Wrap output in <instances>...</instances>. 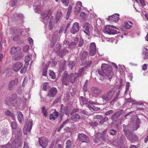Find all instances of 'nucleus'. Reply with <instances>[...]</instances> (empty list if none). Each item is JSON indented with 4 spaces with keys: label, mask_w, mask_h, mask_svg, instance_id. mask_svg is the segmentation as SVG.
<instances>
[{
    "label": "nucleus",
    "mask_w": 148,
    "mask_h": 148,
    "mask_svg": "<svg viewBox=\"0 0 148 148\" xmlns=\"http://www.w3.org/2000/svg\"><path fill=\"white\" fill-rule=\"evenodd\" d=\"M16 94H13L11 97H8L6 98L4 100V103L7 105H12L13 106H19L20 103H17V101L16 100Z\"/></svg>",
    "instance_id": "obj_1"
},
{
    "label": "nucleus",
    "mask_w": 148,
    "mask_h": 148,
    "mask_svg": "<svg viewBox=\"0 0 148 148\" xmlns=\"http://www.w3.org/2000/svg\"><path fill=\"white\" fill-rule=\"evenodd\" d=\"M114 92L115 91L113 89H112L103 95L101 96V98L104 102L109 101L112 98Z\"/></svg>",
    "instance_id": "obj_2"
},
{
    "label": "nucleus",
    "mask_w": 148,
    "mask_h": 148,
    "mask_svg": "<svg viewBox=\"0 0 148 148\" xmlns=\"http://www.w3.org/2000/svg\"><path fill=\"white\" fill-rule=\"evenodd\" d=\"M114 29H116L113 25H107L104 27L103 30L104 33L109 34H114L117 33V31Z\"/></svg>",
    "instance_id": "obj_3"
},
{
    "label": "nucleus",
    "mask_w": 148,
    "mask_h": 148,
    "mask_svg": "<svg viewBox=\"0 0 148 148\" xmlns=\"http://www.w3.org/2000/svg\"><path fill=\"white\" fill-rule=\"evenodd\" d=\"M33 125V121L29 119L25 123L23 129V133L24 134H27V132H30Z\"/></svg>",
    "instance_id": "obj_4"
},
{
    "label": "nucleus",
    "mask_w": 148,
    "mask_h": 148,
    "mask_svg": "<svg viewBox=\"0 0 148 148\" xmlns=\"http://www.w3.org/2000/svg\"><path fill=\"white\" fill-rule=\"evenodd\" d=\"M77 139L82 143H88L90 142L88 137L83 133H79L78 134Z\"/></svg>",
    "instance_id": "obj_5"
},
{
    "label": "nucleus",
    "mask_w": 148,
    "mask_h": 148,
    "mask_svg": "<svg viewBox=\"0 0 148 148\" xmlns=\"http://www.w3.org/2000/svg\"><path fill=\"white\" fill-rule=\"evenodd\" d=\"M19 131V134L18 136H16L15 138L12 142L11 145V147H19V145L22 144L21 142V135Z\"/></svg>",
    "instance_id": "obj_6"
},
{
    "label": "nucleus",
    "mask_w": 148,
    "mask_h": 148,
    "mask_svg": "<svg viewBox=\"0 0 148 148\" xmlns=\"http://www.w3.org/2000/svg\"><path fill=\"white\" fill-rule=\"evenodd\" d=\"M51 14V11H47L45 12H43L41 14L40 18L41 19V21L45 24L47 23L48 21L47 20Z\"/></svg>",
    "instance_id": "obj_7"
},
{
    "label": "nucleus",
    "mask_w": 148,
    "mask_h": 148,
    "mask_svg": "<svg viewBox=\"0 0 148 148\" xmlns=\"http://www.w3.org/2000/svg\"><path fill=\"white\" fill-rule=\"evenodd\" d=\"M99 74L106 78V79H110L111 78L113 75V73L112 71H99Z\"/></svg>",
    "instance_id": "obj_8"
},
{
    "label": "nucleus",
    "mask_w": 148,
    "mask_h": 148,
    "mask_svg": "<svg viewBox=\"0 0 148 148\" xmlns=\"http://www.w3.org/2000/svg\"><path fill=\"white\" fill-rule=\"evenodd\" d=\"M125 136L132 143L138 140V137L136 134H132L131 131Z\"/></svg>",
    "instance_id": "obj_9"
},
{
    "label": "nucleus",
    "mask_w": 148,
    "mask_h": 148,
    "mask_svg": "<svg viewBox=\"0 0 148 148\" xmlns=\"http://www.w3.org/2000/svg\"><path fill=\"white\" fill-rule=\"evenodd\" d=\"M49 140L47 138L42 137L39 138L38 142L42 148H45L47 146Z\"/></svg>",
    "instance_id": "obj_10"
},
{
    "label": "nucleus",
    "mask_w": 148,
    "mask_h": 148,
    "mask_svg": "<svg viewBox=\"0 0 148 148\" xmlns=\"http://www.w3.org/2000/svg\"><path fill=\"white\" fill-rule=\"evenodd\" d=\"M62 84L66 86L69 85L70 82L68 75L67 71H65L62 76Z\"/></svg>",
    "instance_id": "obj_11"
},
{
    "label": "nucleus",
    "mask_w": 148,
    "mask_h": 148,
    "mask_svg": "<svg viewBox=\"0 0 148 148\" xmlns=\"http://www.w3.org/2000/svg\"><path fill=\"white\" fill-rule=\"evenodd\" d=\"M91 64V63H87L86 64V66L81 68L80 69H79V70L78 71L77 73H74L77 74L76 75H77L76 77H82L84 74V70L86 69V68L88 67Z\"/></svg>",
    "instance_id": "obj_12"
},
{
    "label": "nucleus",
    "mask_w": 148,
    "mask_h": 148,
    "mask_svg": "<svg viewBox=\"0 0 148 148\" xmlns=\"http://www.w3.org/2000/svg\"><path fill=\"white\" fill-rule=\"evenodd\" d=\"M84 117L82 114L75 113L71 116V119L73 121H77L82 119Z\"/></svg>",
    "instance_id": "obj_13"
},
{
    "label": "nucleus",
    "mask_w": 148,
    "mask_h": 148,
    "mask_svg": "<svg viewBox=\"0 0 148 148\" xmlns=\"http://www.w3.org/2000/svg\"><path fill=\"white\" fill-rule=\"evenodd\" d=\"M91 25L88 23H85L83 25L84 32L87 35H89L90 34V31L91 30Z\"/></svg>",
    "instance_id": "obj_14"
},
{
    "label": "nucleus",
    "mask_w": 148,
    "mask_h": 148,
    "mask_svg": "<svg viewBox=\"0 0 148 148\" xmlns=\"http://www.w3.org/2000/svg\"><path fill=\"white\" fill-rule=\"evenodd\" d=\"M18 80L17 78H15L14 80H11L9 83L8 89L9 90H12L15 88V86L17 85Z\"/></svg>",
    "instance_id": "obj_15"
},
{
    "label": "nucleus",
    "mask_w": 148,
    "mask_h": 148,
    "mask_svg": "<svg viewBox=\"0 0 148 148\" xmlns=\"http://www.w3.org/2000/svg\"><path fill=\"white\" fill-rule=\"evenodd\" d=\"M79 24L75 22L73 24L72 27L70 29V32L73 34H75L79 31Z\"/></svg>",
    "instance_id": "obj_16"
},
{
    "label": "nucleus",
    "mask_w": 148,
    "mask_h": 148,
    "mask_svg": "<svg viewBox=\"0 0 148 148\" xmlns=\"http://www.w3.org/2000/svg\"><path fill=\"white\" fill-rule=\"evenodd\" d=\"M96 47L95 43L92 42L91 43L89 51L90 55L91 56L95 55L96 52Z\"/></svg>",
    "instance_id": "obj_17"
},
{
    "label": "nucleus",
    "mask_w": 148,
    "mask_h": 148,
    "mask_svg": "<svg viewBox=\"0 0 148 148\" xmlns=\"http://www.w3.org/2000/svg\"><path fill=\"white\" fill-rule=\"evenodd\" d=\"M119 14H115L113 15L110 16L108 19L110 22H117L119 20Z\"/></svg>",
    "instance_id": "obj_18"
},
{
    "label": "nucleus",
    "mask_w": 148,
    "mask_h": 148,
    "mask_svg": "<svg viewBox=\"0 0 148 148\" xmlns=\"http://www.w3.org/2000/svg\"><path fill=\"white\" fill-rule=\"evenodd\" d=\"M122 113V111L121 110H119L117 111L112 116L111 119L114 122L116 121L119 120V119L117 118L120 116Z\"/></svg>",
    "instance_id": "obj_19"
},
{
    "label": "nucleus",
    "mask_w": 148,
    "mask_h": 148,
    "mask_svg": "<svg viewBox=\"0 0 148 148\" xmlns=\"http://www.w3.org/2000/svg\"><path fill=\"white\" fill-rule=\"evenodd\" d=\"M23 66V64L20 62H17L14 63L13 65V68L15 72L18 71Z\"/></svg>",
    "instance_id": "obj_20"
},
{
    "label": "nucleus",
    "mask_w": 148,
    "mask_h": 148,
    "mask_svg": "<svg viewBox=\"0 0 148 148\" xmlns=\"http://www.w3.org/2000/svg\"><path fill=\"white\" fill-rule=\"evenodd\" d=\"M57 92V90L56 88L52 87L49 90L47 96L49 97H53L56 95Z\"/></svg>",
    "instance_id": "obj_21"
},
{
    "label": "nucleus",
    "mask_w": 148,
    "mask_h": 148,
    "mask_svg": "<svg viewBox=\"0 0 148 148\" xmlns=\"http://www.w3.org/2000/svg\"><path fill=\"white\" fill-rule=\"evenodd\" d=\"M76 74H77L71 73H70L69 75H68L70 82L71 83H73L75 81L77 78L76 77L77 75H76Z\"/></svg>",
    "instance_id": "obj_22"
},
{
    "label": "nucleus",
    "mask_w": 148,
    "mask_h": 148,
    "mask_svg": "<svg viewBox=\"0 0 148 148\" xmlns=\"http://www.w3.org/2000/svg\"><path fill=\"white\" fill-rule=\"evenodd\" d=\"M24 57L23 54L22 52H20L16 54L13 56L12 59L14 60L18 61L22 58Z\"/></svg>",
    "instance_id": "obj_23"
},
{
    "label": "nucleus",
    "mask_w": 148,
    "mask_h": 148,
    "mask_svg": "<svg viewBox=\"0 0 148 148\" xmlns=\"http://www.w3.org/2000/svg\"><path fill=\"white\" fill-rule=\"evenodd\" d=\"M101 71H111L112 70V66L110 65L106 64H103L101 66Z\"/></svg>",
    "instance_id": "obj_24"
},
{
    "label": "nucleus",
    "mask_w": 148,
    "mask_h": 148,
    "mask_svg": "<svg viewBox=\"0 0 148 148\" xmlns=\"http://www.w3.org/2000/svg\"><path fill=\"white\" fill-rule=\"evenodd\" d=\"M88 55V52L87 51H84L81 57V60L82 61H83L81 65H85L86 63V60L87 59V57Z\"/></svg>",
    "instance_id": "obj_25"
},
{
    "label": "nucleus",
    "mask_w": 148,
    "mask_h": 148,
    "mask_svg": "<svg viewBox=\"0 0 148 148\" xmlns=\"http://www.w3.org/2000/svg\"><path fill=\"white\" fill-rule=\"evenodd\" d=\"M21 50V48L19 47H12L10 50V53L13 55L15 54L18 51H20Z\"/></svg>",
    "instance_id": "obj_26"
},
{
    "label": "nucleus",
    "mask_w": 148,
    "mask_h": 148,
    "mask_svg": "<svg viewBox=\"0 0 148 148\" xmlns=\"http://www.w3.org/2000/svg\"><path fill=\"white\" fill-rule=\"evenodd\" d=\"M140 123V120L139 119H136L134 122L132 127L133 130H136L139 127V124Z\"/></svg>",
    "instance_id": "obj_27"
},
{
    "label": "nucleus",
    "mask_w": 148,
    "mask_h": 148,
    "mask_svg": "<svg viewBox=\"0 0 148 148\" xmlns=\"http://www.w3.org/2000/svg\"><path fill=\"white\" fill-rule=\"evenodd\" d=\"M69 52V51L66 49H64L58 53V56L62 58Z\"/></svg>",
    "instance_id": "obj_28"
},
{
    "label": "nucleus",
    "mask_w": 148,
    "mask_h": 148,
    "mask_svg": "<svg viewBox=\"0 0 148 148\" xmlns=\"http://www.w3.org/2000/svg\"><path fill=\"white\" fill-rule=\"evenodd\" d=\"M79 100L80 103L82 105H84V104H86V105L88 102L89 101H88L86 98L83 96L80 97Z\"/></svg>",
    "instance_id": "obj_29"
},
{
    "label": "nucleus",
    "mask_w": 148,
    "mask_h": 148,
    "mask_svg": "<svg viewBox=\"0 0 148 148\" xmlns=\"http://www.w3.org/2000/svg\"><path fill=\"white\" fill-rule=\"evenodd\" d=\"M91 93L96 95H98L100 92V90L97 87H93L91 90Z\"/></svg>",
    "instance_id": "obj_30"
},
{
    "label": "nucleus",
    "mask_w": 148,
    "mask_h": 148,
    "mask_svg": "<svg viewBox=\"0 0 148 148\" xmlns=\"http://www.w3.org/2000/svg\"><path fill=\"white\" fill-rule=\"evenodd\" d=\"M132 25L133 23L131 21L125 22L124 23L123 27L126 29H129L132 27Z\"/></svg>",
    "instance_id": "obj_31"
},
{
    "label": "nucleus",
    "mask_w": 148,
    "mask_h": 148,
    "mask_svg": "<svg viewBox=\"0 0 148 148\" xmlns=\"http://www.w3.org/2000/svg\"><path fill=\"white\" fill-rule=\"evenodd\" d=\"M58 115V112L55 110L50 115V119L55 120Z\"/></svg>",
    "instance_id": "obj_32"
},
{
    "label": "nucleus",
    "mask_w": 148,
    "mask_h": 148,
    "mask_svg": "<svg viewBox=\"0 0 148 148\" xmlns=\"http://www.w3.org/2000/svg\"><path fill=\"white\" fill-rule=\"evenodd\" d=\"M60 71H64L65 69V67L66 65V61L64 60H62L60 61Z\"/></svg>",
    "instance_id": "obj_33"
},
{
    "label": "nucleus",
    "mask_w": 148,
    "mask_h": 148,
    "mask_svg": "<svg viewBox=\"0 0 148 148\" xmlns=\"http://www.w3.org/2000/svg\"><path fill=\"white\" fill-rule=\"evenodd\" d=\"M17 113L18 121L21 123L24 119L23 115L21 112H18Z\"/></svg>",
    "instance_id": "obj_34"
},
{
    "label": "nucleus",
    "mask_w": 148,
    "mask_h": 148,
    "mask_svg": "<svg viewBox=\"0 0 148 148\" xmlns=\"http://www.w3.org/2000/svg\"><path fill=\"white\" fill-rule=\"evenodd\" d=\"M122 126L123 127V131L125 133V135H126L130 132V131L128 129L129 125H126L125 124H123L122 125Z\"/></svg>",
    "instance_id": "obj_35"
},
{
    "label": "nucleus",
    "mask_w": 148,
    "mask_h": 148,
    "mask_svg": "<svg viewBox=\"0 0 148 148\" xmlns=\"http://www.w3.org/2000/svg\"><path fill=\"white\" fill-rule=\"evenodd\" d=\"M61 48V45L59 43H58L56 45L54 49V51H55L56 53H58L59 52Z\"/></svg>",
    "instance_id": "obj_36"
},
{
    "label": "nucleus",
    "mask_w": 148,
    "mask_h": 148,
    "mask_svg": "<svg viewBox=\"0 0 148 148\" xmlns=\"http://www.w3.org/2000/svg\"><path fill=\"white\" fill-rule=\"evenodd\" d=\"M8 133V132L7 129L5 128H3L1 126H0V134L1 135H4L7 134Z\"/></svg>",
    "instance_id": "obj_37"
},
{
    "label": "nucleus",
    "mask_w": 148,
    "mask_h": 148,
    "mask_svg": "<svg viewBox=\"0 0 148 148\" xmlns=\"http://www.w3.org/2000/svg\"><path fill=\"white\" fill-rule=\"evenodd\" d=\"M99 136L100 137L101 140L103 141H106L107 139V138L106 134H105L104 131L102 133H99Z\"/></svg>",
    "instance_id": "obj_38"
},
{
    "label": "nucleus",
    "mask_w": 148,
    "mask_h": 148,
    "mask_svg": "<svg viewBox=\"0 0 148 148\" xmlns=\"http://www.w3.org/2000/svg\"><path fill=\"white\" fill-rule=\"evenodd\" d=\"M50 88L49 83L47 82L44 83L43 85L42 90L45 91H47Z\"/></svg>",
    "instance_id": "obj_39"
},
{
    "label": "nucleus",
    "mask_w": 148,
    "mask_h": 148,
    "mask_svg": "<svg viewBox=\"0 0 148 148\" xmlns=\"http://www.w3.org/2000/svg\"><path fill=\"white\" fill-rule=\"evenodd\" d=\"M148 49L145 48H143L142 54L144 56L143 57L144 60L146 59L148 57Z\"/></svg>",
    "instance_id": "obj_40"
},
{
    "label": "nucleus",
    "mask_w": 148,
    "mask_h": 148,
    "mask_svg": "<svg viewBox=\"0 0 148 148\" xmlns=\"http://www.w3.org/2000/svg\"><path fill=\"white\" fill-rule=\"evenodd\" d=\"M72 6L71 5H70L68 8V11L67 12L66 16V19L68 20L69 17V16L71 11Z\"/></svg>",
    "instance_id": "obj_41"
},
{
    "label": "nucleus",
    "mask_w": 148,
    "mask_h": 148,
    "mask_svg": "<svg viewBox=\"0 0 148 148\" xmlns=\"http://www.w3.org/2000/svg\"><path fill=\"white\" fill-rule=\"evenodd\" d=\"M95 104L94 102L89 101L86 105L87 107H88L90 110H92L93 105Z\"/></svg>",
    "instance_id": "obj_42"
},
{
    "label": "nucleus",
    "mask_w": 148,
    "mask_h": 148,
    "mask_svg": "<svg viewBox=\"0 0 148 148\" xmlns=\"http://www.w3.org/2000/svg\"><path fill=\"white\" fill-rule=\"evenodd\" d=\"M32 58L31 55L27 56H25V62L26 64L28 65L29 64V62L31 60Z\"/></svg>",
    "instance_id": "obj_43"
},
{
    "label": "nucleus",
    "mask_w": 148,
    "mask_h": 148,
    "mask_svg": "<svg viewBox=\"0 0 148 148\" xmlns=\"http://www.w3.org/2000/svg\"><path fill=\"white\" fill-rule=\"evenodd\" d=\"M99 132L97 133L95 135L94 141L95 143H97L98 141L101 140L100 137Z\"/></svg>",
    "instance_id": "obj_44"
},
{
    "label": "nucleus",
    "mask_w": 148,
    "mask_h": 148,
    "mask_svg": "<svg viewBox=\"0 0 148 148\" xmlns=\"http://www.w3.org/2000/svg\"><path fill=\"white\" fill-rule=\"evenodd\" d=\"M5 114L6 115L11 116L13 119H14L15 118L14 115L11 112L10 110H8L6 111L5 112Z\"/></svg>",
    "instance_id": "obj_45"
},
{
    "label": "nucleus",
    "mask_w": 148,
    "mask_h": 148,
    "mask_svg": "<svg viewBox=\"0 0 148 148\" xmlns=\"http://www.w3.org/2000/svg\"><path fill=\"white\" fill-rule=\"evenodd\" d=\"M117 132L114 129H111L108 132L111 135H115Z\"/></svg>",
    "instance_id": "obj_46"
},
{
    "label": "nucleus",
    "mask_w": 148,
    "mask_h": 148,
    "mask_svg": "<svg viewBox=\"0 0 148 148\" xmlns=\"http://www.w3.org/2000/svg\"><path fill=\"white\" fill-rule=\"evenodd\" d=\"M49 75L51 78L54 79L56 78V75L55 73L52 71H50L49 72Z\"/></svg>",
    "instance_id": "obj_47"
},
{
    "label": "nucleus",
    "mask_w": 148,
    "mask_h": 148,
    "mask_svg": "<svg viewBox=\"0 0 148 148\" xmlns=\"http://www.w3.org/2000/svg\"><path fill=\"white\" fill-rule=\"evenodd\" d=\"M62 14L61 11H58L56 15V20H59L62 16Z\"/></svg>",
    "instance_id": "obj_48"
},
{
    "label": "nucleus",
    "mask_w": 148,
    "mask_h": 148,
    "mask_svg": "<svg viewBox=\"0 0 148 148\" xmlns=\"http://www.w3.org/2000/svg\"><path fill=\"white\" fill-rule=\"evenodd\" d=\"M27 66L26 64H25V66L21 69L20 71V73L22 74L25 73L27 70Z\"/></svg>",
    "instance_id": "obj_49"
},
{
    "label": "nucleus",
    "mask_w": 148,
    "mask_h": 148,
    "mask_svg": "<svg viewBox=\"0 0 148 148\" xmlns=\"http://www.w3.org/2000/svg\"><path fill=\"white\" fill-rule=\"evenodd\" d=\"M40 6L37 5L34 7L35 12L36 13H39L40 12Z\"/></svg>",
    "instance_id": "obj_50"
},
{
    "label": "nucleus",
    "mask_w": 148,
    "mask_h": 148,
    "mask_svg": "<svg viewBox=\"0 0 148 148\" xmlns=\"http://www.w3.org/2000/svg\"><path fill=\"white\" fill-rule=\"evenodd\" d=\"M76 44V42H72L69 44V47L70 48H73L75 47Z\"/></svg>",
    "instance_id": "obj_51"
},
{
    "label": "nucleus",
    "mask_w": 148,
    "mask_h": 148,
    "mask_svg": "<svg viewBox=\"0 0 148 148\" xmlns=\"http://www.w3.org/2000/svg\"><path fill=\"white\" fill-rule=\"evenodd\" d=\"M11 126L12 128L14 129H16L17 127V125L16 123L14 122H12L11 123Z\"/></svg>",
    "instance_id": "obj_52"
},
{
    "label": "nucleus",
    "mask_w": 148,
    "mask_h": 148,
    "mask_svg": "<svg viewBox=\"0 0 148 148\" xmlns=\"http://www.w3.org/2000/svg\"><path fill=\"white\" fill-rule=\"evenodd\" d=\"M42 112L43 114L45 117L47 115V110L44 107H43L42 108Z\"/></svg>",
    "instance_id": "obj_53"
},
{
    "label": "nucleus",
    "mask_w": 148,
    "mask_h": 148,
    "mask_svg": "<svg viewBox=\"0 0 148 148\" xmlns=\"http://www.w3.org/2000/svg\"><path fill=\"white\" fill-rule=\"evenodd\" d=\"M47 68L48 67L47 66H45L43 71L42 73V75L45 76H46L47 75Z\"/></svg>",
    "instance_id": "obj_54"
},
{
    "label": "nucleus",
    "mask_w": 148,
    "mask_h": 148,
    "mask_svg": "<svg viewBox=\"0 0 148 148\" xmlns=\"http://www.w3.org/2000/svg\"><path fill=\"white\" fill-rule=\"evenodd\" d=\"M69 112L70 110L69 109V107L67 106H66L64 110L65 114L67 115H68L69 114Z\"/></svg>",
    "instance_id": "obj_55"
},
{
    "label": "nucleus",
    "mask_w": 148,
    "mask_h": 148,
    "mask_svg": "<svg viewBox=\"0 0 148 148\" xmlns=\"http://www.w3.org/2000/svg\"><path fill=\"white\" fill-rule=\"evenodd\" d=\"M108 119V118L107 116H106L103 118H102L100 121V124H102L106 122Z\"/></svg>",
    "instance_id": "obj_56"
},
{
    "label": "nucleus",
    "mask_w": 148,
    "mask_h": 148,
    "mask_svg": "<svg viewBox=\"0 0 148 148\" xmlns=\"http://www.w3.org/2000/svg\"><path fill=\"white\" fill-rule=\"evenodd\" d=\"M60 37H58L57 35H53L52 38V40L53 41H54L55 42L57 41V40H58L59 38H60Z\"/></svg>",
    "instance_id": "obj_57"
},
{
    "label": "nucleus",
    "mask_w": 148,
    "mask_h": 148,
    "mask_svg": "<svg viewBox=\"0 0 148 148\" xmlns=\"http://www.w3.org/2000/svg\"><path fill=\"white\" fill-rule=\"evenodd\" d=\"M61 1L66 6L68 5L69 0H61Z\"/></svg>",
    "instance_id": "obj_58"
},
{
    "label": "nucleus",
    "mask_w": 148,
    "mask_h": 148,
    "mask_svg": "<svg viewBox=\"0 0 148 148\" xmlns=\"http://www.w3.org/2000/svg\"><path fill=\"white\" fill-rule=\"evenodd\" d=\"M81 8L78 6L75 5V11L77 12H79L81 10Z\"/></svg>",
    "instance_id": "obj_59"
},
{
    "label": "nucleus",
    "mask_w": 148,
    "mask_h": 148,
    "mask_svg": "<svg viewBox=\"0 0 148 148\" xmlns=\"http://www.w3.org/2000/svg\"><path fill=\"white\" fill-rule=\"evenodd\" d=\"M114 112L113 110H110L105 113L106 115H108L113 113Z\"/></svg>",
    "instance_id": "obj_60"
},
{
    "label": "nucleus",
    "mask_w": 148,
    "mask_h": 148,
    "mask_svg": "<svg viewBox=\"0 0 148 148\" xmlns=\"http://www.w3.org/2000/svg\"><path fill=\"white\" fill-rule=\"evenodd\" d=\"M10 146V144L9 143H8L5 145H1V148H8Z\"/></svg>",
    "instance_id": "obj_61"
},
{
    "label": "nucleus",
    "mask_w": 148,
    "mask_h": 148,
    "mask_svg": "<svg viewBox=\"0 0 148 148\" xmlns=\"http://www.w3.org/2000/svg\"><path fill=\"white\" fill-rule=\"evenodd\" d=\"M29 47L28 45H26L23 47V50L25 52H27L29 49Z\"/></svg>",
    "instance_id": "obj_62"
},
{
    "label": "nucleus",
    "mask_w": 148,
    "mask_h": 148,
    "mask_svg": "<svg viewBox=\"0 0 148 148\" xmlns=\"http://www.w3.org/2000/svg\"><path fill=\"white\" fill-rule=\"evenodd\" d=\"M23 148H30L28 145V143L26 141L24 142Z\"/></svg>",
    "instance_id": "obj_63"
},
{
    "label": "nucleus",
    "mask_w": 148,
    "mask_h": 148,
    "mask_svg": "<svg viewBox=\"0 0 148 148\" xmlns=\"http://www.w3.org/2000/svg\"><path fill=\"white\" fill-rule=\"evenodd\" d=\"M90 124L94 126H96L98 124V123L97 122H91L89 123Z\"/></svg>",
    "instance_id": "obj_64"
}]
</instances>
